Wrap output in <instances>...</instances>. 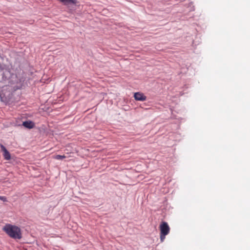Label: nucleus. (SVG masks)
<instances>
[{"mask_svg": "<svg viewBox=\"0 0 250 250\" xmlns=\"http://www.w3.org/2000/svg\"><path fill=\"white\" fill-rule=\"evenodd\" d=\"M3 230L13 239H21L22 238L21 229L17 226L6 224L3 228Z\"/></svg>", "mask_w": 250, "mask_h": 250, "instance_id": "obj_1", "label": "nucleus"}, {"mask_svg": "<svg viewBox=\"0 0 250 250\" xmlns=\"http://www.w3.org/2000/svg\"><path fill=\"white\" fill-rule=\"evenodd\" d=\"M16 91L13 86L5 85L2 87L0 91V98L1 101L5 103L8 104L11 100L13 93Z\"/></svg>", "mask_w": 250, "mask_h": 250, "instance_id": "obj_2", "label": "nucleus"}, {"mask_svg": "<svg viewBox=\"0 0 250 250\" xmlns=\"http://www.w3.org/2000/svg\"><path fill=\"white\" fill-rule=\"evenodd\" d=\"M160 237L161 242H163L166 238V236L167 235L170 231V228L166 222H162L160 225Z\"/></svg>", "mask_w": 250, "mask_h": 250, "instance_id": "obj_3", "label": "nucleus"}, {"mask_svg": "<svg viewBox=\"0 0 250 250\" xmlns=\"http://www.w3.org/2000/svg\"><path fill=\"white\" fill-rule=\"evenodd\" d=\"M134 98L136 101H145L146 99V97L141 92H136L134 94Z\"/></svg>", "mask_w": 250, "mask_h": 250, "instance_id": "obj_4", "label": "nucleus"}, {"mask_svg": "<svg viewBox=\"0 0 250 250\" xmlns=\"http://www.w3.org/2000/svg\"><path fill=\"white\" fill-rule=\"evenodd\" d=\"M1 150L3 152V156L4 159L6 160H9L11 159V155L9 151L6 149L5 147L2 144L0 145Z\"/></svg>", "mask_w": 250, "mask_h": 250, "instance_id": "obj_5", "label": "nucleus"}, {"mask_svg": "<svg viewBox=\"0 0 250 250\" xmlns=\"http://www.w3.org/2000/svg\"><path fill=\"white\" fill-rule=\"evenodd\" d=\"M23 125L26 128H32L34 127V123L31 121H25L23 123Z\"/></svg>", "mask_w": 250, "mask_h": 250, "instance_id": "obj_6", "label": "nucleus"}, {"mask_svg": "<svg viewBox=\"0 0 250 250\" xmlns=\"http://www.w3.org/2000/svg\"><path fill=\"white\" fill-rule=\"evenodd\" d=\"M66 158L65 155H57L54 157L56 159H62Z\"/></svg>", "mask_w": 250, "mask_h": 250, "instance_id": "obj_7", "label": "nucleus"}, {"mask_svg": "<svg viewBox=\"0 0 250 250\" xmlns=\"http://www.w3.org/2000/svg\"><path fill=\"white\" fill-rule=\"evenodd\" d=\"M0 199L4 202L7 201L6 198L4 196H0Z\"/></svg>", "mask_w": 250, "mask_h": 250, "instance_id": "obj_8", "label": "nucleus"}]
</instances>
